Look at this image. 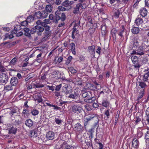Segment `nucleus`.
<instances>
[{
	"instance_id": "obj_1",
	"label": "nucleus",
	"mask_w": 149,
	"mask_h": 149,
	"mask_svg": "<svg viewBox=\"0 0 149 149\" xmlns=\"http://www.w3.org/2000/svg\"><path fill=\"white\" fill-rule=\"evenodd\" d=\"M50 19L52 20V22L55 23H57L58 21L60 20L62 22L64 21L66 18V16L64 13H61L59 11L57 10L55 13V15L54 16L52 14L49 15Z\"/></svg>"
},
{
	"instance_id": "obj_2",
	"label": "nucleus",
	"mask_w": 149,
	"mask_h": 149,
	"mask_svg": "<svg viewBox=\"0 0 149 149\" xmlns=\"http://www.w3.org/2000/svg\"><path fill=\"white\" fill-rule=\"evenodd\" d=\"M138 83L139 84L138 89V97L137 99V103H139L142 102V98L145 93V88L147 86L146 83L143 81H139Z\"/></svg>"
},
{
	"instance_id": "obj_3",
	"label": "nucleus",
	"mask_w": 149,
	"mask_h": 149,
	"mask_svg": "<svg viewBox=\"0 0 149 149\" xmlns=\"http://www.w3.org/2000/svg\"><path fill=\"white\" fill-rule=\"evenodd\" d=\"M84 127L85 128L87 125H89L90 122L93 120L95 123V125H96L99 122L98 116L96 115H89L86 116L84 119Z\"/></svg>"
},
{
	"instance_id": "obj_4",
	"label": "nucleus",
	"mask_w": 149,
	"mask_h": 149,
	"mask_svg": "<svg viewBox=\"0 0 149 149\" xmlns=\"http://www.w3.org/2000/svg\"><path fill=\"white\" fill-rule=\"evenodd\" d=\"M9 79L8 74L7 73L0 74V82L3 84H6Z\"/></svg>"
},
{
	"instance_id": "obj_5",
	"label": "nucleus",
	"mask_w": 149,
	"mask_h": 149,
	"mask_svg": "<svg viewBox=\"0 0 149 149\" xmlns=\"http://www.w3.org/2000/svg\"><path fill=\"white\" fill-rule=\"evenodd\" d=\"M72 111L77 114H79L81 113L83 111L82 107L77 104L73 105L72 106Z\"/></svg>"
},
{
	"instance_id": "obj_6",
	"label": "nucleus",
	"mask_w": 149,
	"mask_h": 149,
	"mask_svg": "<svg viewBox=\"0 0 149 149\" xmlns=\"http://www.w3.org/2000/svg\"><path fill=\"white\" fill-rule=\"evenodd\" d=\"M72 87L70 85L66 84L63 87L62 91L66 94H69L72 92Z\"/></svg>"
},
{
	"instance_id": "obj_7",
	"label": "nucleus",
	"mask_w": 149,
	"mask_h": 149,
	"mask_svg": "<svg viewBox=\"0 0 149 149\" xmlns=\"http://www.w3.org/2000/svg\"><path fill=\"white\" fill-rule=\"evenodd\" d=\"M85 88H83L81 91V92L80 95L84 99H87L91 95V93L89 91H85L84 90H85Z\"/></svg>"
},
{
	"instance_id": "obj_8",
	"label": "nucleus",
	"mask_w": 149,
	"mask_h": 149,
	"mask_svg": "<svg viewBox=\"0 0 149 149\" xmlns=\"http://www.w3.org/2000/svg\"><path fill=\"white\" fill-rule=\"evenodd\" d=\"M139 142L136 139H134L132 141V148L134 149H137L139 147Z\"/></svg>"
},
{
	"instance_id": "obj_9",
	"label": "nucleus",
	"mask_w": 149,
	"mask_h": 149,
	"mask_svg": "<svg viewBox=\"0 0 149 149\" xmlns=\"http://www.w3.org/2000/svg\"><path fill=\"white\" fill-rule=\"evenodd\" d=\"M46 137L47 139L52 140L54 137V133L51 131L48 132L46 134Z\"/></svg>"
},
{
	"instance_id": "obj_10",
	"label": "nucleus",
	"mask_w": 149,
	"mask_h": 149,
	"mask_svg": "<svg viewBox=\"0 0 149 149\" xmlns=\"http://www.w3.org/2000/svg\"><path fill=\"white\" fill-rule=\"evenodd\" d=\"M42 96L40 94H36L34 95V98L35 101H37L38 103L42 102L43 101Z\"/></svg>"
},
{
	"instance_id": "obj_11",
	"label": "nucleus",
	"mask_w": 149,
	"mask_h": 149,
	"mask_svg": "<svg viewBox=\"0 0 149 149\" xmlns=\"http://www.w3.org/2000/svg\"><path fill=\"white\" fill-rule=\"evenodd\" d=\"M83 126L79 123H77L74 125V129L78 132H81L83 130Z\"/></svg>"
},
{
	"instance_id": "obj_12",
	"label": "nucleus",
	"mask_w": 149,
	"mask_h": 149,
	"mask_svg": "<svg viewBox=\"0 0 149 149\" xmlns=\"http://www.w3.org/2000/svg\"><path fill=\"white\" fill-rule=\"evenodd\" d=\"M18 80L16 77H13L11 79L10 83L12 86H16L18 84Z\"/></svg>"
},
{
	"instance_id": "obj_13",
	"label": "nucleus",
	"mask_w": 149,
	"mask_h": 149,
	"mask_svg": "<svg viewBox=\"0 0 149 149\" xmlns=\"http://www.w3.org/2000/svg\"><path fill=\"white\" fill-rule=\"evenodd\" d=\"M95 47L94 45H92L89 46L88 49V51L90 54L92 55H94L95 53Z\"/></svg>"
},
{
	"instance_id": "obj_14",
	"label": "nucleus",
	"mask_w": 149,
	"mask_h": 149,
	"mask_svg": "<svg viewBox=\"0 0 149 149\" xmlns=\"http://www.w3.org/2000/svg\"><path fill=\"white\" fill-rule=\"evenodd\" d=\"M147 12L148 11L144 7L141 8L140 10V14L143 17H144L147 15Z\"/></svg>"
},
{
	"instance_id": "obj_15",
	"label": "nucleus",
	"mask_w": 149,
	"mask_h": 149,
	"mask_svg": "<svg viewBox=\"0 0 149 149\" xmlns=\"http://www.w3.org/2000/svg\"><path fill=\"white\" fill-rule=\"evenodd\" d=\"M74 3V2L72 1H69V0H66L62 3V5L65 7H68L71 6Z\"/></svg>"
},
{
	"instance_id": "obj_16",
	"label": "nucleus",
	"mask_w": 149,
	"mask_h": 149,
	"mask_svg": "<svg viewBox=\"0 0 149 149\" xmlns=\"http://www.w3.org/2000/svg\"><path fill=\"white\" fill-rule=\"evenodd\" d=\"M20 118V117L18 116L16 117V119L13 120V125L17 126L21 124V122L19 120V119Z\"/></svg>"
},
{
	"instance_id": "obj_17",
	"label": "nucleus",
	"mask_w": 149,
	"mask_h": 149,
	"mask_svg": "<svg viewBox=\"0 0 149 149\" xmlns=\"http://www.w3.org/2000/svg\"><path fill=\"white\" fill-rule=\"evenodd\" d=\"M95 100V98L94 97H92V96H90L87 99H84V101L88 103H93Z\"/></svg>"
},
{
	"instance_id": "obj_18",
	"label": "nucleus",
	"mask_w": 149,
	"mask_h": 149,
	"mask_svg": "<svg viewBox=\"0 0 149 149\" xmlns=\"http://www.w3.org/2000/svg\"><path fill=\"white\" fill-rule=\"evenodd\" d=\"M102 105L104 107L107 108L108 107V108H109V107L111 109V107L110 106V104L109 102L107 100H103L102 102Z\"/></svg>"
},
{
	"instance_id": "obj_19",
	"label": "nucleus",
	"mask_w": 149,
	"mask_h": 149,
	"mask_svg": "<svg viewBox=\"0 0 149 149\" xmlns=\"http://www.w3.org/2000/svg\"><path fill=\"white\" fill-rule=\"evenodd\" d=\"M63 145H65L64 149H74V148L73 146L68 145L65 142H63L61 146V148H62Z\"/></svg>"
},
{
	"instance_id": "obj_20",
	"label": "nucleus",
	"mask_w": 149,
	"mask_h": 149,
	"mask_svg": "<svg viewBox=\"0 0 149 149\" xmlns=\"http://www.w3.org/2000/svg\"><path fill=\"white\" fill-rule=\"evenodd\" d=\"M122 28L118 31V34L121 37H123V34L125 31V28L123 25L122 26Z\"/></svg>"
},
{
	"instance_id": "obj_21",
	"label": "nucleus",
	"mask_w": 149,
	"mask_h": 149,
	"mask_svg": "<svg viewBox=\"0 0 149 149\" xmlns=\"http://www.w3.org/2000/svg\"><path fill=\"white\" fill-rule=\"evenodd\" d=\"M34 18L35 19L42 18L41 12L40 11L35 12L34 14Z\"/></svg>"
},
{
	"instance_id": "obj_22",
	"label": "nucleus",
	"mask_w": 149,
	"mask_h": 149,
	"mask_svg": "<svg viewBox=\"0 0 149 149\" xmlns=\"http://www.w3.org/2000/svg\"><path fill=\"white\" fill-rule=\"evenodd\" d=\"M68 97L74 99H77L79 98V94L77 92H74L73 93L70 94Z\"/></svg>"
},
{
	"instance_id": "obj_23",
	"label": "nucleus",
	"mask_w": 149,
	"mask_h": 149,
	"mask_svg": "<svg viewBox=\"0 0 149 149\" xmlns=\"http://www.w3.org/2000/svg\"><path fill=\"white\" fill-rule=\"evenodd\" d=\"M143 46H140L139 47L137 50V54L141 56L144 54V53L143 52Z\"/></svg>"
},
{
	"instance_id": "obj_24",
	"label": "nucleus",
	"mask_w": 149,
	"mask_h": 149,
	"mask_svg": "<svg viewBox=\"0 0 149 149\" xmlns=\"http://www.w3.org/2000/svg\"><path fill=\"white\" fill-rule=\"evenodd\" d=\"M25 124L27 126L31 127L33 125V122L31 119H28L25 121Z\"/></svg>"
},
{
	"instance_id": "obj_25",
	"label": "nucleus",
	"mask_w": 149,
	"mask_h": 149,
	"mask_svg": "<svg viewBox=\"0 0 149 149\" xmlns=\"http://www.w3.org/2000/svg\"><path fill=\"white\" fill-rule=\"evenodd\" d=\"M52 75L54 78L56 79H58L60 78V73L58 71L55 70L52 73Z\"/></svg>"
},
{
	"instance_id": "obj_26",
	"label": "nucleus",
	"mask_w": 149,
	"mask_h": 149,
	"mask_svg": "<svg viewBox=\"0 0 149 149\" xmlns=\"http://www.w3.org/2000/svg\"><path fill=\"white\" fill-rule=\"evenodd\" d=\"M86 87L87 89L91 90H94L95 88L93 84L89 83H87Z\"/></svg>"
},
{
	"instance_id": "obj_27",
	"label": "nucleus",
	"mask_w": 149,
	"mask_h": 149,
	"mask_svg": "<svg viewBox=\"0 0 149 149\" xmlns=\"http://www.w3.org/2000/svg\"><path fill=\"white\" fill-rule=\"evenodd\" d=\"M22 113V115L25 117H28L30 114L29 110L27 109H24Z\"/></svg>"
},
{
	"instance_id": "obj_28",
	"label": "nucleus",
	"mask_w": 149,
	"mask_h": 149,
	"mask_svg": "<svg viewBox=\"0 0 149 149\" xmlns=\"http://www.w3.org/2000/svg\"><path fill=\"white\" fill-rule=\"evenodd\" d=\"M23 30L25 32L24 35L27 37H30L31 36V34L30 31L29 29L27 28H24Z\"/></svg>"
},
{
	"instance_id": "obj_29",
	"label": "nucleus",
	"mask_w": 149,
	"mask_h": 149,
	"mask_svg": "<svg viewBox=\"0 0 149 149\" xmlns=\"http://www.w3.org/2000/svg\"><path fill=\"white\" fill-rule=\"evenodd\" d=\"M51 35V32L50 31H46L44 32V37L42 39L43 40L47 39Z\"/></svg>"
},
{
	"instance_id": "obj_30",
	"label": "nucleus",
	"mask_w": 149,
	"mask_h": 149,
	"mask_svg": "<svg viewBox=\"0 0 149 149\" xmlns=\"http://www.w3.org/2000/svg\"><path fill=\"white\" fill-rule=\"evenodd\" d=\"M139 30L138 27H133L131 31L134 34H137L139 33Z\"/></svg>"
},
{
	"instance_id": "obj_31",
	"label": "nucleus",
	"mask_w": 149,
	"mask_h": 149,
	"mask_svg": "<svg viewBox=\"0 0 149 149\" xmlns=\"http://www.w3.org/2000/svg\"><path fill=\"white\" fill-rule=\"evenodd\" d=\"M17 131V128L16 127H12L9 130V132L10 134H15Z\"/></svg>"
},
{
	"instance_id": "obj_32",
	"label": "nucleus",
	"mask_w": 149,
	"mask_h": 149,
	"mask_svg": "<svg viewBox=\"0 0 149 149\" xmlns=\"http://www.w3.org/2000/svg\"><path fill=\"white\" fill-rule=\"evenodd\" d=\"M117 32V31L116 28H113L111 30V34L113 38L116 39V34Z\"/></svg>"
},
{
	"instance_id": "obj_33",
	"label": "nucleus",
	"mask_w": 149,
	"mask_h": 149,
	"mask_svg": "<svg viewBox=\"0 0 149 149\" xmlns=\"http://www.w3.org/2000/svg\"><path fill=\"white\" fill-rule=\"evenodd\" d=\"M134 65H133L134 68L136 70H139L140 67L141 66V65L140 64V62L138 61L135 63H133Z\"/></svg>"
},
{
	"instance_id": "obj_34",
	"label": "nucleus",
	"mask_w": 149,
	"mask_h": 149,
	"mask_svg": "<svg viewBox=\"0 0 149 149\" xmlns=\"http://www.w3.org/2000/svg\"><path fill=\"white\" fill-rule=\"evenodd\" d=\"M18 58L17 57H15L10 62V65H14L17 62Z\"/></svg>"
},
{
	"instance_id": "obj_35",
	"label": "nucleus",
	"mask_w": 149,
	"mask_h": 149,
	"mask_svg": "<svg viewBox=\"0 0 149 149\" xmlns=\"http://www.w3.org/2000/svg\"><path fill=\"white\" fill-rule=\"evenodd\" d=\"M135 22L137 25H139L143 23V19L141 18H137L135 20Z\"/></svg>"
},
{
	"instance_id": "obj_36",
	"label": "nucleus",
	"mask_w": 149,
	"mask_h": 149,
	"mask_svg": "<svg viewBox=\"0 0 149 149\" xmlns=\"http://www.w3.org/2000/svg\"><path fill=\"white\" fill-rule=\"evenodd\" d=\"M12 86V85H11V84L10 85H7L4 86V89L7 91L13 90V88Z\"/></svg>"
},
{
	"instance_id": "obj_37",
	"label": "nucleus",
	"mask_w": 149,
	"mask_h": 149,
	"mask_svg": "<svg viewBox=\"0 0 149 149\" xmlns=\"http://www.w3.org/2000/svg\"><path fill=\"white\" fill-rule=\"evenodd\" d=\"M35 18H34V15H31L29 16L26 19V20L29 22L30 23L32 21H33V20L35 19Z\"/></svg>"
},
{
	"instance_id": "obj_38",
	"label": "nucleus",
	"mask_w": 149,
	"mask_h": 149,
	"mask_svg": "<svg viewBox=\"0 0 149 149\" xmlns=\"http://www.w3.org/2000/svg\"><path fill=\"white\" fill-rule=\"evenodd\" d=\"M131 59L133 63H135L139 61L138 58L136 56H132L131 57Z\"/></svg>"
},
{
	"instance_id": "obj_39",
	"label": "nucleus",
	"mask_w": 149,
	"mask_h": 149,
	"mask_svg": "<svg viewBox=\"0 0 149 149\" xmlns=\"http://www.w3.org/2000/svg\"><path fill=\"white\" fill-rule=\"evenodd\" d=\"M79 5L77 4L76 5V6L74 8V10L73 13L74 14H77L79 12V10L80 9L79 7Z\"/></svg>"
},
{
	"instance_id": "obj_40",
	"label": "nucleus",
	"mask_w": 149,
	"mask_h": 149,
	"mask_svg": "<svg viewBox=\"0 0 149 149\" xmlns=\"http://www.w3.org/2000/svg\"><path fill=\"white\" fill-rule=\"evenodd\" d=\"M7 71H8L7 69L1 65V63L0 64V72L3 73Z\"/></svg>"
},
{
	"instance_id": "obj_41",
	"label": "nucleus",
	"mask_w": 149,
	"mask_h": 149,
	"mask_svg": "<svg viewBox=\"0 0 149 149\" xmlns=\"http://www.w3.org/2000/svg\"><path fill=\"white\" fill-rule=\"evenodd\" d=\"M136 119L135 120V122L136 124H137L138 123L141 121L142 117L141 116H137V115L136 116Z\"/></svg>"
},
{
	"instance_id": "obj_42",
	"label": "nucleus",
	"mask_w": 149,
	"mask_h": 149,
	"mask_svg": "<svg viewBox=\"0 0 149 149\" xmlns=\"http://www.w3.org/2000/svg\"><path fill=\"white\" fill-rule=\"evenodd\" d=\"M120 14V12L118 10H116L115 11L113 16L116 18H118L119 17Z\"/></svg>"
},
{
	"instance_id": "obj_43",
	"label": "nucleus",
	"mask_w": 149,
	"mask_h": 149,
	"mask_svg": "<svg viewBox=\"0 0 149 149\" xmlns=\"http://www.w3.org/2000/svg\"><path fill=\"white\" fill-rule=\"evenodd\" d=\"M39 111L38 110L36 109H33L31 111V113L33 116H36L38 114Z\"/></svg>"
},
{
	"instance_id": "obj_44",
	"label": "nucleus",
	"mask_w": 149,
	"mask_h": 149,
	"mask_svg": "<svg viewBox=\"0 0 149 149\" xmlns=\"http://www.w3.org/2000/svg\"><path fill=\"white\" fill-rule=\"evenodd\" d=\"M133 42V46L134 47H137L139 45V42L136 39H134Z\"/></svg>"
},
{
	"instance_id": "obj_45",
	"label": "nucleus",
	"mask_w": 149,
	"mask_h": 149,
	"mask_svg": "<svg viewBox=\"0 0 149 149\" xmlns=\"http://www.w3.org/2000/svg\"><path fill=\"white\" fill-rule=\"evenodd\" d=\"M17 109L15 108H13L11 111L10 114L11 116H13L14 114H17Z\"/></svg>"
},
{
	"instance_id": "obj_46",
	"label": "nucleus",
	"mask_w": 149,
	"mask_h": 149,
	"mask_svg": "<svg viewBox=\"0 0 149 149\" xmlns=\"http://www.w3.org/2000/svg\"><path fill=\"white\" fill-rule=\"evenodd\" d=\"M52 5H47L46 7V10L47 11V12H49V13H50L52 11V7L51 6Z\"/></svg>"
},
{
	"instance_id": "obj_47",
	"label": "nucleus",
	"mask_w": 149,
	"mask_h": 149,
	"mask_svg": "<svg viewBox=\"0 0 149 149\" xmlns=\"http://www.w3.org/2000/svg\"><path fill=\"white\" fill-rule=\"evenodd\" d=\"M72 58H73L72 56H69L68 58H67V60L66 61V62L65 63L66 64H69L70 63V62L72 60Z\"/></svg>"
},
{
	"instance_id": "obj_48",
	"label": "nucleus",
	"mask_w": 149,
	"mask_h": 149,
	"mask_svg": "<svg viewBox=\"0 0 149 149\" xmlns=\"http://www.w3.org/2000/svg\"><path fill=\"white\" fill-rule=\"evenodd\" d=\"M42 18H46L48 15V13L45 11H42L41 12Z\"/></svg>"
},
{
	"instance_id": "obj_49",
	"label": "nucleus",
	"mask_w": 149,
	"mask_h": 149,
	"mask_svg": "<svg viewBox=\"0 0 149 149\" xmlns=\"http://www.w3.org/2000/svg\"><path fill=\"white\" fill-rule=\"evenodd\" d=\"M80 19L78 20L77 21H76V23L74 25V26L73 28H77L76 27H79V26H80Z\"/></svg>"
},
{
	"instance_id": "obj_50",
	"label": "nucleus",
	"mask_w": 149,
	"mask_h": 149,
	"mask_svg": "<svg viewBox=\"0 0 149 149\" xmlns=\"http://www.w3.org/2000/svg\"><path fill=\"white\" fill-rule=\"evenodd\" d=\"M77 4L78 5H79L78 6L79 7V8L81 9H84L86 7L85 5L82 4L81 3H78Z\"/></svg>"
},
{
	"instance_id": "obj_51",
	"label": "nucleus",
	"mask_w": 149,
	"mask_h": 149,
	"mask_svg": "<svg viewBox=\"0 0 149 149\" xmlns=\"http://www.w3.org/2000/svg\"><path fill=\"white\" fill-rule=\"evenodd\" d=\"M55 121L56 123L58 125L61 124L62 122V121L61 120L58 119V118H55Z\"/></svg>"
},
{
	"instance_id": "obj_52",
	"label": "nucleus",
	"mask_w": 149,
	"mask_h": 149,
	"mask_svg": "<svg viewBox=\"0 0 149 149\" xmlns=\"http://www.w3.org/2000/svg\"><path fill=\"white\" fill-rule=\"evenodd\" d=\"M46 2L49 3L51 5H52L55 3V0H46Z\"/></svg>"
},
{
	"instance_id": "obj_53",
	"label": "nucleus",
	"mask_w": 149,
	"mask_h": 149,
	"mask_svg": "<svg viewBox=\"0 0 149 149\" xmlns=\"http://www.w3.org/2000/svg\"><path fill=\"white\" fill-rule=\"evenodd\" d=\"M21 29V26L20 25H17L15 26L14 30L17 32L18 30H19Z\"/></svg>"
},
{
	"instance_id": "obj_54",
	"label": "nucleus",
	"mask_w": 149,
	"mask_h": 149,
	"mask_svg": "<svg viewBox=\"0 0 149 149\" xmlns=\"http://www.w3.org/2000/svg\"><path fill=\"white\" fill-rule=\"evenodd\" d=\"M58 9L59 10L58 11H59L60 12L61 11H65L66 10V8L62 6H59L58 7Z\"/></svg>"
},
{
	"instance_id": "obj_55",
	"label": "nucleus",
	"mask_w": 149,
	"mask_h": 149,
	"mask_svg": "<svg viewBox=\"0 0 149 149\" xmlns=\"http://www.w3.org/2000/svg\"><path fill=\"white\" fill-rule=\"evenodd\" d=\"M110 109V108H108V109L105 111V113H104V114L106 116L107 118H109V110Z\"/></svg>"
},
{
	"instance_id": "obj_56",
	"label": "nucleus",
	"mask_w": 149,
	"mask_h": 149,
	"mask_svg": "<svg viewBox=\"0 0 149 149\" xmlns=\"http://www.w3.org/2000/svg\"><path fill=\"white\" fill-rule=\"evenodd\" d=\"M69 70L72 73L74 74L77 72V71L73 67H70V68H69Z\"/></svg>"
},
{
	"instance_id": "obj_57",
	"label": "nucleus",
	"mask_w": 149,
	"mask_h": 149,
	"mask_svg": "<svg viewBox=\"0 0 149 149\" xmlns=\"http://www.w3.org/2000/svg\"><path fill=\"white\" fill-rule=\"evenodd\" d=\"M61 84H60L58 85L54 89L55 90H56V91H59L61 88Z\"/></svg>"
},
{
	"instance_id": "obj_58",
	"label": "nucleus",
	"mask_w": 149,
	"mask_h": 149,
	"mask_svg": "<svg viewBox=\"0 0 149 149\" xmlns=\"http://www.w3.org/2000/svg\"><path fill=\"white\" fill-rule=\"evenodd\" d=\"M28 22H29L26 20V21H24L22 22L21 23V25L22 26H25L28 25Z\"/></svg>"
},
{
	"instance_id": "obj_59",
	"label": "nucleus",
	"mask_w": 149,
	"mask_h": 149,
	"mask_svg": "<svg viewBox=\"0 0 149 149\" xmlns=\"http://www.w3.org/2000/svg\"><path fill=\"white\" fill-rule=\"evenodd\" d=\"M30 34H33L35 33L36 31L35 27L32 28L30 30Z\"/></svg>"
},
{
	"instance_id": "obj_60",
	"label": "nucleus",
	"mask_w": 149,
	"mask_h": 149,
	"mask_svg": "<svg viewBox=\"0 0 149 149\" xmlns=\"http://www.w3.org/2000/svg\"><path fill=\"white\" fill-rule=\"evenodd\" d=\"M70 45L71 47V50L75 49V44L73 42H71L70 44Z\"/></svg>"
},
{
	"instance_id": "obj_61",
	"label": "nucleus",
	"mask_w": 149,
	"mask_h": 149,
	"mask_svg": "<svg viewBox=\"0 0 149 149\" xmlns=\"http://www.w3.org/2000/svg\"><path fill=\"white\" fill-rule=\"evenodd\" d=\"M47 87L49 90H52V91H54L55 89V86H47Z\"/></svg>"
},
{
	"instance_id": "obj_62",
	"label": "nucleus",
	"mask_w": 149,
	"mask_h": 149,
	"mask_svg": "<svg viewBox=\"0 0 149 149\" xmlns=\"http://www.w3.org/2000/svg\"><path fill=\"white\" fill-rule=\"evenodd\" d=\"M67 102V101H61L59 104L63 107H65V104Z\"/></svg>"
},
{
	"instance_id": "obj_63",
	"label": "nucleus",
	"mask_w": 149,
	"mask_h": 149,
	"mask_svg": "<svg viewBox=\"0 0 149 149\" xmlns=\"http://www.w3.org/2000/svg\"><path fill=\"white\" fill-rule=\"evenodd\" d=\"M146 113L147 117L149 119V107L147 109Z\"/></svg>"
},
{
	"instance_id": "obj_64",
	"label": "nucleus",
	"mask_w": 149,
	"mask_h": 149,
	"mask_svg": "<svg viewBox=\"0 0 149 149\" xmlns=\"http://www.w3.org/2000/svg\"><path fill=\"white\" fill-rule=\"evenodd\" d=\"M145 6L149 7V0H145Z\"/></svg>"
}]
</instances>
